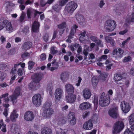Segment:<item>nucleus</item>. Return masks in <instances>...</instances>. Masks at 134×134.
Listing matches in <instances>:
<instances>
[{
	"instance_id": "1",
	"label": "nucleus",
	"mask_w": 134,
	"mask_h": 134,
	"mask_svg": "<svg viewBox=\"0 0 134 134\" xmlns=\"http://www.w3.org/2000/svg\"><path fill=\"white\" fill-rule=\"evenodd\" d=\"M113 94V91L109 90L108 92V94L105 95L104 92H103L101 94L100 100L99 101V104L101 107L107 106L110 103V99L109 96H111Z\"/></svg>"
},
{
	"instance_id": "2",
	"label": "nucleus",
	"mask_w": 134,
	"mask_h": 134,
	"mask_svg": "<svg viewBox=\"0 0 134 134\" xmlns=\"http://www.w3.org/2000/svg\"><path fill=\"white\" fill-rule=\"evenodd\" d=\"M116 26V23L114 20H108L105 23L104 27L106 31L111 32L114 30Z\"/></svg>"
},
{
	"instance_id": "3",
	"label": "nucleus",
	"mask_w": 134,
	"mask_h": 134,
	"mask_svg": "<svg viewBox=\"0 0 134 134\" xmlns=\"http://www.w3.org/2000/svg\"><path fill=\"white\" fill-rule=\"evenodd\" d=\"M77 7V3L72 1L69 2L66 5L65 9L69 13H73Z\"/></svg>"
},
{
	"instance_id": "4",
	"label": "nucleus",
	"mask_w": 134,
	"mask_h": 134,
	"mask_svg": "<svg viewBox=\"0 0 134 134\" xmlns=\"http://www.w3.org/2000/svg\"><path fill=\"white\" fill-rule=\"evenodd\" d=\"M124 126V123L118 121L114 124L113 130V134H117L122 130Z\"/></svg>"
},
{
	"instance_id": "5",
	"label": "nucleus",
	"mask_w": 134,
	"mask_h": 134,
	"mask_svg": "<svg viewBox=\"0 0 134 134\" xmlns=\"http://www.w3.org/2000/svg\"><path fill=\"white\" fill-rule=\"evenodd\" d=\"M41 96L39 94H35L32 98V102L36 106H39L41 104Z\"/></svg>"
},
{
	"instance_id": "6",
	"label": "nucleus",
	"mask_w": 134,
	"mask_h": 134,
	"mask_svg": "<svg viewBox=\"0 0 134 134\" xmlns=\"http://www.w3.org/2000/svg\"><path fill=\"white\" fill-rule=\"evenodd\" d=\"M20 92L21 90L20 87H17L15 89L12 94L10 96L9 98L11 101H12L13 102L17 99V98L20 95Z\"/></svg>"
},
{
	"instance_id": "7",
	"label": "nucleus",
	"mask_w": 134,
	"mask_h": 134,
	"mask_svg": "<svg viewBox=\"0 0 134 134\" xmlns=\"http://www.w3.org/2000/svg\"><path fill=\"white\" fill-rule=\"evenodd\" d=\"M120 107L122 111L125 113H128L131 108L129 103L125 101H123L121 102Z\"/></svg>"
},
{
	"instance_id": "8",
	"label": "nucleus",
	"mask_w": 134,
	"mask_h": 134,
	"mask_svg": "<svg viewBox=\"0 0 134 134\" xmlns=\"http://www.w3.org/2000/svg\"><path fill=\"white\" fill-rule=\"evenodd\" d=\"M43 76V75L40 72H37L34 74L32 76L33 81L39 83L40 81L41 80Z\"/></svg>"
},
{
	"instance_id": "9",
	"label": "nucleus",
	"mask_w": 134,
	"mask_h": 134,
	"mask_svg": "<svg viewBox=\"0 0 134 134\" xmlns=\"http://www.w3.org/2000/svg\"><path fill=\"white\" fill-rule=\"evenodd\" d=\"M109 115L114 119L117 118L119 115L118 108L115 107L110 109L108 111Z\"/></svg>"
},
{
	"instance_id": "10",
	"label": "nucleus",
	"mask_w": 134,
	"mask_h": 134,
	"mask_svg": "<svg viewBox=\"0 0 134 134\" xmlns=\"http://www.w3.org/2000/svg\"><path fill=\"white\" fill-rule=\"evenodd\" d=\"M76 95L74 93L68 94L65 97L66 101L70 103H74L76 100Z\"/></svg>"
},
{
	"instance_id": "11",
	"label": "nucleus",
	"mask_w": 134,
	"mask_h": 134,
	"mask_svg": "<svg viewBox=\"0 0 134 134\" xmlns=\"http://www.w3.org/2000/svg\"><path fill=\"white\" fill-rule=\"evenodd\" d=\"M24 118L27 121H31L34 119V115L32 112L28 111L25 113Z\"/></svg>"
},
{
	"instance_id": "12",
	"label": "nucleus",
	"mask_w": 134,
	"mask_h": 134,
	"mask_svg": "<svg viewBox=\"0 0 134 134\" xmlns=\"http://www.w3.org/2000/svg\"><path fill=\"white\" fill-rule=\"evenodd\" d=\"M63 94V91L60 88L56 89L54 93V96L56 99L59 100L62 98Z\"/></svg>"
},
{
	"instance_id": "13",
	"label": "nucleus",
	"mask_w": 134,
	"mask_h": 134,
	"mask_svg": "<svg viewBox=\"0 0 134 134\" xmlns=\"http://www.w3.org/2000/svg\"><path fill=\"white\" fill-rule=\"evenodd\" d=\"M32 43L31 41H27L23 43L21 46L22 49L23 51H26L32 48Z\"/></svg>"
},
{
	"instance_id": "14",
	"label": "nucleus",
	"mask_w": 134,
	"mask_h": 134,
	"mask_svg": "<svg viewBox=\"0 0 134 134\" xmlns=\"http://www.w3.org/2000/svg\"><path fill=\"white\" fill-rule=\"evenodd\" d=\"M54 111L52 108L45 109L43 111V115L44 116L47 118H49L54 113Z\"/></svg>"
},
{
	"instance_id": "15",
	"label": "nucleus",
	"mask_w": 134,
	"mask_h": 134,
	"mask_svg": "<svg viewBox=\"0 0 134 134\" xmlns=\"http://www.w3.org/2000/svg\"><path fill=\"white\" fill-rule=\"evenodd\" d=\"M93 127L92 121L90 119L85 122L83 125V128L86 130L91 129Z\"/></svg>"
},
{
	"instance_id": "16",
	"label": "nucleus",
	"mask_w": 134,
	"mask_h": 134,
	"mask_svg": "<svg viewBox=\"0 0 134 134\" xmlns=\"http://www.w3.org/2000/svg\"><path fill=\"white\" fill-rule=\"evenodd\" d=\"M40 85L39 83H36L34 82H31L28 86V88L31 90H37L40 87Z\"/></svg>"
},
{
	"instance_id": "17",
	"label": "nucleus",
	"mask_w": 134,
	"mask_h": 134,
	"mask_svg": "<svg viewBox=\"0 0 134 134\" xmlns=\"http://www.w3.org/2000/svg\"><path fill=\"white\" fill-rule=\"evenodd\" d=\"M40 25L39 23L35 21L32 24V30L34 32L37 33L39 32Z\"/></svg>"
},
{
	"instance_id": "18",
	"label": "nucleus",
	"mask_w": 134,
	"mask_h": 134,
	"mask_svg": "<svg viewBox=\"0 0 134 134\" xmlns=\"http://www.w3.org/2000/svg\"><path fill=\"white\" fill-rule=\"evenodd\" d=\"M78 28V26L76 24H74L71 27L70 33L69 36V38L71 39L73 37L74 34L76 33V29Z\"/></svg>"
},
{
	"instance_id": "19",
	"label": "nucleus",
	"mask_w": 134,
	"mask_h": 134,
	"mask_svg": "<svg viewBox=\"0 0 134 134\" xmlns=\"http://www.w3.org/2000/svg\"><path fill=\"white\" fill-rule=\"evenodd\" d=\"M66 90L68 94H73L74 92V88L72 85L70 84H68L65 85Z\"/></svg>"
},
{
	"instance_id": "20",
	"label": "nucleus",
	"mask_w": 134,
	"mask_h": 134,
	"mask_svg": "<svg viewBox=\"0 0 134 134\" xmlns=\"http://www.w3.org/2000/svg\"><path fill=\"white\" fill-rule=\"evenodd\" d=\"M91 104L89 102H85L81 104L79 108L82 110L87 109L90 108Z\"/></svg>"
},
{
	"instance_id": "21",
	"label": "nucleus",
	"mask_w": 134,
	"mask_h": 134,
	"mask_svg": "<svg viewBox=\"0 0 134 134\" xmlns=\"http://www.w3.org/2000/svg\"><path fill=\"white\" fill-rule=\"evenodd\" d=\"M83 95L85 98L88 99L90 98L91 94L89 89H85L83 90Z\"/></svg>"
},
{
	"instance_id": "22",
	"label": "nucleus",
	"mask_w": 134,
	"mask_h": 134,
	"mask_svg": "<svg viewBox=\"0 0 134 134\" xmlns=\"http://www.w3.org/2000/svg\"><path fill=\"white\" fill-rule=\"evenodd\" d=\"M41 133L42 134H52V131L48 127H43L41 129Z\"/></svg>"
},
{
	"instance_id": "23",
	"label": "nucleus",
	"mask_w": 134,
	"mask_h": 134,
	"mask_svg": "<svg viewBox=\"0 0 134 134\" xmlns=\"http://www.w3.org/2000/svg\"><path fill=\"white\" fill-rule=\"evenodd\" d=\"M131 15L132 17L131 19L128 18L126 19V21L127 23L125 24L124 27H127L130 25L131 22H134V11L132 13Z\"/></svg>"
},
{
	"instance_id": "24",
	"label": "nucleus",
	"mask_w": 134,
	"mask_h": 134,
	"mask_svg": "<svg viewBox=\"0 0 134 134\" xmlns=\"http://www.w3.org/2000/svg\"><path fill=\"white\" fill-rule=\"evenodd\" d=\"M18 114L16 113V112L14 110L12 113L11 114L10 116V119L12 121L15 122L16 121V119L18 117Z\"/></svg>"
},
{
	"instance_id": "25",
	"label": "nucleus",
	"mask_w": 134,
	"mask_h": 134,
	"mask_svg": "<svg viewBox=\"0 0 134 134\" xmlns=\"http://www.w3.org/2000/svg\"><path fill=\"white\" fill-rule=\"evenodd\" d=\"M98 82V77L96 76H93L92 79V84L94 88H95Z\"/></svg>"
},
{
	"instance_id": "26",
	"label": "nucleus",
	"mask_w": 134,
	"mask_h": 134,
	"mask_svg": "<svg viewBox=\"0 0 134 134\" xmlns=\"http://www.w3.org/2000/svg\"><path fill=\"white\" fill-rule=\"evenodd\" d=\"M69 76V75L67 72H64L61 74V79L62 81H65L68 79Z\"/></svg>"
},
{
	"instance_id": "27",
	"label": "nucleus",
	"mask_w": 134,
	"mask_h": 134,
	"mask_svg": "<svg viewBox=\"0 0 134 134\" xmlns=\"http://www.w3.org/2000/svg\"><path fill=\"white\" fill-rule=\"evenodd\" d=\"M66 119V118L64 117H60L59 118L58 124L61 126L63 125L65 123Z\"/></svg>"
},
{
	"instance_id": "28",
	"label": "nucleus",
	"mask_w": 134,
	"mask_h": 134,
	"mask_svg": "<svg viewBox=\"0 0 134 134\" xmlns=\"http://www.w3.org/2000/svg\"><path fill=\"white\" fill-rule=\"evenodd\" d=\"M122 75L120 74H116L114 75V80L115 82L120 81L123 78Z\"/></svg>"
},
{
	"instance_id": "29",
	"label": "nucleus",
	"mask_w": 134,
	"mask_h": 134,
	"mask_svg": "<svg viewBox=\"0 0 134 134\" xmlns=\"http://www.w3.org/2000/svg\"><path fill=\"white\" fill-rule=\"evenodd\" d=\"M8 22V20L5 19L0 22V30L3 29Z\"/></svg>"
},
{
	"instance_id": "30",
	"label": "nucleus",
	"mask_w": 134,
	"mask_h": 134,
	"mask_svg": "<svg viewBox=\"0 0 134 134\" xmlns=\"http://www.w3.org/2000/svg\"><path fill=\"white\" fill-rule=\"evenodd\" d=\"M16 69H12L10 73L12 74V76L11 78V79L10 81H13L14 80L16 79Z\"/></svg>"
},
{
	"instance_id": "31",
	"label": "nucleus",
	"mask_w": 134,
	"mask_h": 134,
	"mask_svg": "<svg viewBox=\"0 0 134 134\" xmlns=\"http://www.w3.org/2000/svg\"><path fill=\"white\" fill-rule=\"evenodd\" d=\"M105 39L112 46H114V40L110 37L106 36L105 37Z\"/></svg>"
},
{
	"instance_id": "32",
	"label": "nucleus",
	"mask_w": 134,
	"mask_h": 134,
	"mask_svg": "<svg viewBox=\"0 0 134 134\" xmlns=\"http://www.w3.org/2000/svg\"><path fill=\"white\" fill-rule=\"evenodd\" d=\"M118 54L116 57L117 58L120 59L123 56V54L124 53V51L120 48H119L118 49Z\"/></svg>"
},
{
	"instance_id": "33",
	"label": "nucleus",
	"mask_w": 134,
	"mask_h": 134,
	"mask_svg": "<svg viewBox=\"0 0 134 134\" xmlns=\"http://www.w3.org/2000/svg\"><path fill=\"white\" fill-rule=\"evenodd\" d=\"M5 25V28L7 30L10 31L13 30V28L11 22L9 21Z\"/></svg>"
},
{
	"instance_id": "34",
	"label": "nucleus",
	"mask_w": 134,
	"mask_h": 134,
	"mask_svg": "<svg viewBox=\"0 0 134 134\" xmlns=\"http://www.w3.org/2000/svg\"><path fill=\"white\" fill-rule=\"evenodd\" d=\"M66 24L65 22H63L61 24L58 25V28L59 29L65 30L66 26Z\"/></svg>"
},
{
	"instance_id": "35",
	"label": "nucleus",
	"mask_w": 134,
	"mask_h": 134,
	"mask_svg": "<svg viewBox=\"0 0 134 134\" xmlns=\"http://www.w3.org/2000/svg\"><path fill=\"white\" fill-rule=\"evenodd\" d=\"M129 120L130 125L134 124V114H131L129 116Z\"/></svg>"
},
{
	"instance_id": "36",
	"label": "nucleus",
	"mask_w": 134,
	"mask_h": 134,
	"mask_svg": "<svg viewBox=\"0 0 134 134\" xmlns=\"http://www.w3.org/2000/svg\"><path fill=\"white\" fill-rule=\"evenodd\" d=\"M53 87L51 85H47V92H49V94L52 96L53 94L52 90L53 89Z\"/></svg>"
},
{
	"instance_id": "37",
	"label": "nucleus",
	"mask_w": 134,
	"mask_h": 134,
	"mask_svg": "<svg viewBox=\"0 0 134 134\" xmlns=\"http://www.w3.org/2000/svg\"><path fill=\"white\" fill-rule=\"evenodd\" d=\"M93 102L94 104V109L96 110L98 107V98L96 97H94Z\"/></svg>"
},
{
	"instance_id": "38",
	"label": "nucleus",
	"mask_w": 134,
	"mask_h": 134,
	"mask_svg": "<svg viewBox=\"0 0 134 134\" xmlns=\"http://www.w3.org/2000/svg\"><path fill=\"white\" fill-rule=\"evenodd\" d=\"M75 116V113L72 112H70L68 116V118L70 119L76 118Z\"/></svg>"
},
{
	"instance_id": "39",
	"label": "nucleus",
	"mask_w": 134,
	"mask_h": 134,
	"mask_svg": "<svg viewBox=\"0 0 134 134\" xmlns=\"http://www.w3.org/2000/svg\"><path fill=\"white\" fill-rule=\"evenodd\" d=\"M7 76V74L5 73L0 71V79L3 80Z\"/></svg>"
},
{
	"instance_id": "40",
	"label": "nucleus",
	"mask_w": 134,
	"mask_h": 134,
	"mask_svg": "<svg viewBox=\"0 0 134 134\" xmlns=\"http://www.w3.org/2000/svg\"><path fill=\"white\" fill-rule=\"evenodd\" d=\"M34 64V62L32 61H29V62L28 67L29 70H31L33 68Z\"/></svg>"
},
{
	"instance_id": "41",
	"label": "nucleus",
	"mask_w": 134,
	"mask_h": 134,
	"mask_svg": "<svg viewBox=\"0 0 134 134\" xmlns=\"http://www.w3.org/2000/svg\"><path fill=\"white\" fill-rule=\"evenodd\" d=\"M49 38V35L47 33H46L44 34L43 39L44 41V42H47Z\"/></svg>"
},
{
	"instance_id": "42",
	"label": "nucleus",
	"mask_w": 134,
	"mask_h": 134,
	"mask_svg": "<svg viewBox=\"0 0 134 134\" xmlns=\"http://www.w3.org/2000/svg\"><path fill=\"white\" fill-rule=\"evenodd\" d=\"M102 41L101 40H99L97 38V40L95 42L97 43V45L102 47L103 46V43H102Z\"/></svg>"
},
{
	"instance_id": "43",
	"label": "nucleus",
	"mask_w": 134,
	"mask_h": 134,
	"mask_svg": "<svg viewBox=\"0 0 134 134\" xmlns=\"http://www.w3.org/2000/svg\"><path fill=\"white\" fill-rule=\"evenodd\" d=\"M58 52L57 50H55V48L54 47H52L51 48L50 53L51 54H55Z\"/></svg>"
},
{
	"instance_id": "44",
	"label": "nucleus",
	"mask_w": 134,
	"mask_h": 134,
	"mask_svg": "<svg viewBox=\"0 0 134 134\" xmlns=\"http://www.w3.org/2000/svg\"><path fill=\"white\" fill-rule=\"evenodd\" d=\"M131 58L130 56H128L127 57H125L123 60V62H129L131 60Z\"/></svg>"
},
{
	"instance_id": "45",
	"label": "nucleus",
	"mask_w": 134,
	"mask_h": 134,
	"mask_svg": "<svg viewBox=\"0 0 134 134\" xmlns=\"http://www.w3.org/2000/svg\"><path fill=\"white\" fill-rule=\"evenodd\" d=\"M68 1V0H60L59 2V4L61 6L64 5Z\"/></svg>"
},
{
	"instance_id": "46",
	"label": "nucleus",
	"mask_w": 134,
	"mask_h": 134,
	"mask_svg": "<svg viewBox=\"0 0 134 134\" xmlns=\"http://www.w3.org/2000/svg\"><path fill=\"white\" fill-rule=\"evenodd\" d=\"M76 19L78 21L81 22V20H82L83 19V16L81 15H79L76 16Z\"/></svg>"
},
{
	"instance_id": "47",
	"label": "nucleus",
	"mask_w": 134,
	"mask_h": 134,
	"mask_svg": "<svg viewBox=\"0 0 134 134\" xmlns=\"http://www.w3.org/2000/svg\"><path fill=\"white\" fill-rule=\"evenodd\" d=\"M25 16V15L24 13H22L21 15L20 16L19 18V21L20 23L24 21Z\"/></svg>"
},
{
	"instance_id": "48",
	"label": "nucleus",
	"mask_w": 134,
	"mask_h": 134,
	"mask_svg": "<svg viewBox=\"0 0 134 134\" xmlns=\"http://www.w3.org/2000/svg\"><path fill=\"white\" fill-rule=\"evenodd\" d=\"M124 134H134V133L130 129H127L124 132Z\"/></svg>"
},
{
	"instance_id": "49",
	"label": "nucleus",
	"mask_w": 134,
	"mask_h": 134,
	"mask_svg": "<svg viewBox=\"0 0 134 134\" xmlns=\"http://www.w3.org/2000/svg\"><path fill=\"white\" fill-rule=\"evenodd\" d=\"M26 14L28 18V19L31 18V10L29 9H28L27 11Z\"/></svg>"
},
{
	"instance_id": "50",
	"label": "nucleus",
	"mask_w": 134,
	"mask_h": 134,
	"mask_svg": "<svg viewBox=\"0 0 134 134\" xmlns=\"http://www.w3.org/2000/svg\"><path fill=\"white\" fill-rule=\"evenodd\" d=\"M2 125L3 126V127L2 129L1 130L2 131V132H6L7 131L6 129V125L4 124L3 122V121L2 120H1V122L2 123Z\"/></svg>"
},
{
	"instance_id": "51",
	"label": "nucleus",
	"mask_w": 134,
	"mask_h": 134,
	"mask_svg": "<svg viewBox=\"0 0 134 134\" xmlns=\"http://www.w3.org/2000/svg\"><path fill=\"white\" fill-rule=\"evenodd\" d=\"M108 57L107 55H102L100 58L99 59V61H100L102 60V59L104 60H107V59Z\"/></svg>"
},
{
	"instance_id": "52",
	"label": "nucleus",
	"mask_w": 134,
	"mask_h": 134,
	"mask_svg": "<svg viewBox=\"0 0 134 134\" xmlns=\"http://www.w3.org/2000/svg\"><path fill=\"white\" fill-rule=\"evenodd\" d=\"M76 123V119H71L70 121V124L72 125H74Z\"/></svg>"
},
{
	"instance_id": "53",
	"label": "nucleus",
	"mask_w": 134,
	"mask_h": 134,
	"mask_svg": "<svg viewBox=\"0 0 134 134\" xmlns=\"http://www.w3.org/2000/svg\"><path fill=\"white\" fill-rule=\"evenodd\" d=\"M41 61L45 60L46 59V55L44 53L42 54L40 56Z\"/></svg>"
},
{
	"instance_id": "54",
	"label": "nucleus",
	"mask_w": 134,
	"mask_h": 134,
	"mask_svg": "<svg viewBox=\"0 0 134 134\" xmlns=\"http://www.w3.org/2000/svg\"><path fill=\"white\" fill-rule=\"evenodd\" d=\"M47 4H48L47 2H45L44 0H41L40 4L41 7L45 6Z\"/></svg>"
},
{
	"instance_id": "55",
	"label": "nucleus",
	"mask_w": 134,
	"mask_h": 134,
	"mask_svg": "<svg viewBox=\"0 0 134 134\" xmlns=\"http://www.w3.org/2000/svg\"><path fill=\"white\" fill-rule=\"evenodd\" d=\"M18 74L19 76H22L23 75V69L21 68H19L18 70Z\"/></svg>"
},
{
	"instance_id": "56",
	"label": "nucleus",
	"mask_w": 134,
	"mask_h": 134,
	"mask_svg": "<svg viewBox=\"0 0 134 134\" xmlns=\"http://www.w3.org/2000/svg\"><path fill=\"white\" fill-rule=\"evenodd\" d=\"M30 54L27 52L24 53L21 55V57L23 58H26L30 55Z\"/></svg>"
},
{
	"instance_id": "57",
	"label": "nucleus",
	"mask_w": 134,
	"mask_h": 134,
	"mask_svg": "<svg viewBox=\"0 0 134 134\" xmlns=\"http://www.w3.org/2000/svg\"><path fill=\"white\" fill-rule=\"evenodd\" d=\"M51 106V104L50 103H45L44 107L45 108V109H46L50 108Z\"/></svg>"
},
{
	"instance_id": "58",
	"label": "nucleus",
	"mask_w": 134,
	"mask_h": 134,
	"mask_svg": "<svg viewBox=\"0 0 134 134\" xmlns=\"http://www.w3.org/2000/svg\"><path fill=\"white\" fill-rule=\"evenodd\" d=\"M58 33V31L57 30H55L54 31L53 36L52 38V40H54L56 38L57 35Z\"/></svg>"
},
{
	"instance_id": "59",
	"label": "nucleus",
	"mask_w": 134,
	"mask_h": 134,
	"mask_svg": "<svg viewBox=\"0 0 134 134\" xmlns=\"http://www.w3.org/2000/svg\"><path fill=\"white\" fill-rule=\"evenodd\" d=\"M128 31V30L125 29L123 31L119 32V33L120 35H123L126 33Z\"/></svg>"
},
{
	"instance_id": "60",
	"label": "nucleus",
	"mask_w": 134,
	"mask_h": 134,
	"mask_svg": "<svg viewBox=\"0 0 134 134\" xmlns=\"http://www.w3.org/2000/svg\"><path fill=\"white\" fill-rule=\"evenodd\" d=\"M15 48H13L10 50L9 52V54L10 55H12L15 54Z\"/></svg>"
},
{
	"instance_id": "61",
	"label": "nucleus",
	"mask_w": 134,
	"mask_h": 134,
	"mask_svg": "<svg viewBox=\"0 0 134 134\" xmlns=\"http://www.w3.org/2000/svg\"><path fill=\"white\" fill-rule=\"evenodd\" d=\"M78 79H79L78 80V83H76V85L77 87L80 85V83L81 82V81L82 80V79L80 76L78 77Z\"/></svg>"
},
{
	"instance_id": "62",
	"label": "nucleus",
	"mask_w": 134,
	"mask_h": 134,
	"mask_svg": "<svg viewBox=\"0 0 134 134\" xmlns=\"http://www.w3.org/2000/svg\"><path fill=\"white\" fill-rule=\"evenodd\" d=\"M97 38L95 36H91L90 37L91 40L95 42L97 40Z\"/></svg>"
},
{
	"instance_id": "63",
	"label": "nucleus",
	"mask_w": 134,
	"mask_h": 134,
	"mask_svg": "<svg viewBox=\"0 0 134 134\" xmlns=\"http://www.w3.org/2000/svg\"><path fill=\"white\" fill-rule=\"evenodd\" d=\"M8 110L6 108H4V111L3 113V114L6 117L8 115Z\"/></svg>"
},
{
	"instance_id": "64",
	"label": "nucleus",
	"mask_w": 134,
	"mask_h": 134,
	"mask_svg": "<svg viewBox=\"0 0 134 134\" xmlns=\"http://www.w3.org/2000/svg\"><path fill=\"white\" fill-rule=\"evenodd\" d=\"M83 53L84 54L85 57H84V59H87V56L88 53L86 50L84 49L83 52Z\"/></svg>"
}]
</instances>
